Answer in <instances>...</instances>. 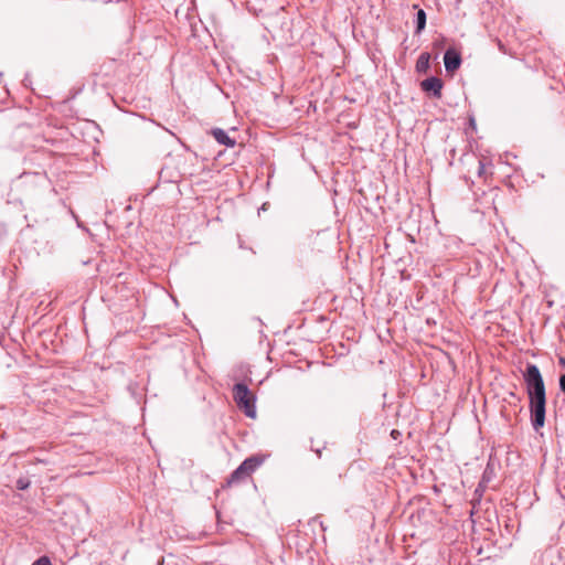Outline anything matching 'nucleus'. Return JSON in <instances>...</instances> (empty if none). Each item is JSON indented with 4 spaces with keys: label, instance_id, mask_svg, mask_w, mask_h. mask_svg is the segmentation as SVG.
<instances>
[{
    "label": "nucleus",
    "instance_id": "1",
    "mask_svg": "<svg viewBox=\"0 0 565 565\" xmlns=\"http://www.w3.org/2000/svg\"><path fill=\"white\" fill-rule=\"evenodd\" d=\"M529 396V408L532 427L539 431L545 425L546 392L540 369L535 364H527L523 374Z\"/></svg>",
    "mask_w": 565,
    "mask_h": 565
},
{
    "label": "nucleus",
    "instance_id": "2",
    "mask_svg": "<svg viewBox=\"0 0 565 565\" xmlns=\"http://www.w3.org/2000/svg\"><path fill=\"white\" fill-rule=\"evenodd\" d=\"M233 398L238 408L244 412L247 417H256L255 395L249 391L246 384L236 383L233 387Z\"/></svg>",
    "mask_w": 565,
    "mask_h": 565
},
{
    "label": "nucleus",
    "instance_id": "3",
    "mask_svg": "<svg viewBox=\"0 0 565 565\" xmlns=\"http://www.w3.org/2000/svg\"><path fill=\"white\" fill-rule=\"evenodd\" d=\"M420 87L426 93H431L436 98H440L443 81L436 76L428 77L420 83Z\"/></svg>",
    "mask_w": 565,
    "mask_h": 565
},
{
    "label": "nucleus",
    "instance_id": "4",
    "mask_svg": "<svg viewBox=\"0 0 565 565\" xmlns=\"http://www.w3.org/2000/svg\"><path fill=\"white\" fill-rule=\"evenodd\" d=\"M444 63L447 72H455L461 65V56L457 51L448 49L444 54Z\"/></svg>",
    "mask_w": 565,
    "mask_h": 565
},
{
    "label": "nucleus",
    "instance_id": "5",
    "mask_svg": "<svg viewBox=\"0 0 565 565\" xmlns=\"http://www.w3.org/2000/svg\"><path fill=\"white\" fill-rule=\"evenodd\" d=\"M212 136L220 145H224L226 147H234L236 143V141L233 138H231L225 130L221 128H214L212 130Z\"/></svg>",
    "mask_w": 565,
    "mask_h": 565
},
{
    "label": "nucleus",
    "instance_id": "6",
    "mask_svg": "<svg viewBox=\"0 0 565 565\" xmlns=\"http://www.w3.org/2000/svg\"><path fill=\"white\" fill-rule=\"evenodd\" d=\"M263 463V460L256 456L246 458L242 463L241 467L247 472L248 476H250L260 465Z\"/></svg>",
    "mask_w": 565,
    "mask_h": 565
},
{
    "label": "nucleus",
    "instance_id": "7",
    "mask_svg": "<svg viewBox=\"0 0 565 565\" xmlns=\"http://www.w3.org/2000/svg\"><path fill=\"white\" fill-rule=\"evenodd\" d=\"M429 60H430L429 53H427V52L422 53L418 56L416 65H415L416 72L419 74L427 73L429 70Z\"/></svg>",
    "mask_w": 565,
    "mask_h": 565
},
{
    "label": "nucleus",
    "instance_id": "8",
    "mask_svg": "<svg viewBox=\"0 0 565 565\" xmlns=\"http://www.w3.org/2000/svg\"><path fill=\"white\" fill-rule=\"evenodd\" d=\"M249 476L247 472L241 467V465L231 473L230 478L227 479V484L232 486L235 483H238Z\"/></svg>",
    "mask_w": 565,
    "mask_h": 565
},
{
    "label": "nucleus",
    "instance_id": "9",
    "mask_svg": "<svg viewBox=\"0 0 565 565\" xmlns=\"http://www.w3.org/2000/svg\"><path fill=\"white\" fill-rule=\"evenodd\" d=\"M426 26V13L419 9L416 15V33L419 34Z\"/></svg>",
    "mask_w": 565,
    "mask_h": 565
},
{
    "label": "nucleus",
    "instance_id": "10",
    "mask_svg": "<svg viewBox=\"0 0 565 565\" xmlns=\"http://www.w3.org/2000/svg\"><path fill=\"white\" fill-rule=\"evenodd\" d=\"M32 565H53L49 556L39 557Z\"/></svg>",
    "mask_w": 565,
    "mask_h": 565
},
{
    "label": "nucleus",
    "instance_id": "11",
    "mask_svg": "<svg viewBox=\"0 0 565 565\" xmlns=\"http://www.w3.org/2000/svg\"><path fill=\"white\" fill-rule=\"evenodd\" d=\"M29 486H30V482H29L26 479H22V478H21V479H19V480L17 481V488H18L19 490H25V489H28V488H29Z\"/></svg>",
    "mask_w": 565,
    "mask_h": 565
},
{
    "label": "nucleus",
    "instance_id": "12",
    "mask_svg": "<svg viewBox=\"0 0 565 565\" xmlns=\"http://www.w3.org/2000/svg\"><path fill=\"white\" fill-rule=\"evenodd\" d=\"M559 388L565 394V373L559 376Z\"/></svg>",
    "mask_w": 565,
    "mask_h": 565
},
{
    "label": "nucleus",
    "instance_id": "13",
    "mask_svg": "<svg viewBox=\"0 0 565 565\" xmlns=\"http://www.w3.org/2000/svg\"><path fill=\"white\" fill-rule=\"evenodd\" d=\"M483 170H484V163L482 161H479V175H481L483 173Z\"/></svg>",
    "mask_w": 565,
    "mask_h": 565
},
{
    "label": "nucleus",
    "instance_id": "14",
    "mask_svg": "<svg viewBox=\"0 0 565 565\" xmlns=\"http://www.w3.org/2000/svg\"><path fill=\"white\" fill-rule=\"evenodd\" d=\"M391 435H392V437H393L394 439H396V438H397V436L399 435V431H398V430H396V429H393V430H392V433H391Z\"/></svg>",
    "mask_w": 565,
    "mask_h": 565
},
{
    "label": "nucleus",
    "instance_id": "15",
    "mask_svg": "<svg viewBox=\"0 0 565 565\" xmlns=\"http://www.w3.org/2000/svg\"><path fill=\"white\" fill-rule=\"evenodd\" d=\"M316 452H317L318 457L320 458L321 457V450L317 449Z\"/></svg>",
    "mask_w": 565,
    "mask_h": 565
},
{
    "label": "nucleus",
    "instance_id": "16",
    "mask_svg": "<svg viewBox=\"0 0 565 565\" xmlns=\"http://www.w3.org/2000/svg\"><path fill=\"white\" fill-rule=\"evenodd\" d=\"M559 362H561L562 364H565V359H561V360H559Z\"/></svg>",
    "mask_w": 565,
    "mask_h": 565
}]
</instances>
